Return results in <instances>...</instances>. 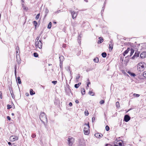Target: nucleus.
<instances>
[{
  "label": "nucleus",
  "mask_w": 146,
  "mask_h": 146,
  "mask_svg": "<svg viewBox=\"0 0 146 146\" xmlns=\"http://www.w3.org/2000/svg\"><path fill=\"white\" fill-rule=\"evenodd\" d=\"M146 67V64L143 62H139L137 65V69L140 72L143 71Z\"/></svg>",
  "instance_id": "f257e3e1"
},
{
  "label": "nucleus",
  "mask_w": 146,
  "mask_h": 146,
  "mask_svg": "<svg viewBox=\"0 0 146 146\" xmlns=\"http://www.w3.org/2000/svg\"><path fill=\"white\" fill-rule=\"evenodd\" d=\"M39 118L41 121L43 122L44 125H45V123L48 122V120L46 115L45 113L43 112L41 113Z\"/></svg>",
  "instance_id": "f03ea898"
},
{
  "label": "nucleus",
  "mask_w": 146,
  "mask_h": 146,
  "mask_svg": "<svg viewBox=\"0 0 146 146\" xmlns=\"http://www.w3.org/2000/svg\"><path fill=\"white\" fill-rule=\"evenodd\" d=\"M85 126L84 128V132L85 135H88L90 133V126L89 123H88L87 124L85 123L84 124Z\"/></svg>",
  "instance_id": "7ed1b4c3"
},
{
  "label": "nucleus",
  "mask_w": 146,
  "mask_h": 146,
  "mask_svg": "<svg viewBox=\"0 0 146 146\" xmlns=\"http://www.w3.org/2000/svg\"><path fill=\"white\" fill-rule=\"evenodd\" d=\"M35 46L36 48L38 47L39 49H41L42 46V40L41 41L40 40H39L38 41L35 42Z\"/></svg>",
  "instance_id": "20e7f679"
},
{
  "label": "nucleus",
  "mask_w": 146,
  "mask_h": 146,
  "mask_svg": "<svg viewBox=\"0 0 146 146\" xmlns=\"http://www.w3.org/2000/svg\"><path fill=\"white\" fill-rule=\"evenodd\" d=\"M70 11L71 14L72 18L74 19L76 18L78 15V12H76L74 11H72V10H70Z\"/></svg>",
  "instance_id": "39448f33"
},
{
  "label": "nucleus",
  "mask_w": 146,
  "mask_h": 146,
  "mask_svg": "<svg viewBox=\"0 0 146 146\" xmlns=\"http://www.w3.org/2000/svg\"><path fill=\"white\" fill-rule=\"evenodd\" d=\"M74 139L73 137L68 138V145L70 146H72L74 141Z\"/></svg>",
  "instance_id": "423d86ee"
},
{
  "label": "nucleus",
  "mask_w": 146,
  "mask_h": 146,
  "mask_svg": "<svg viewBox=\"0 0 146 146\" xmlns=\"http://www.w3.org/2000/svg\"><path fill=\"white\" fill-rule=\"evenodd\" d=\"M18 139V137L16 136H11L10 137V140L11 142H13L16 140H17Z\"/></svg>",
  "instance_id": "0eeeda50"
},
{
  "label": "nucleus",
  "mask_w": 146,
  "mask_h": 146,
  "mask_svg": "<svg viewBox=\"0 0 146 146\" xmlns=\"http://www.w3.org/2000/svg\"><path fill=\"white\" fill-rule=\"evenodd\" d=\"M116 144L118 145L119 146H123V145H123V141L121 140H118Z\"/></svg>",
  "instance_id": "6e6552de"
},
{
  "label": "nucleus",
  "mask_w": 146,
  "mask_h": 146,
  "mask_svg": "<svg viewBox=\"0 0 146 146\" xmlns=\"http://www.w3.org/2000/svg\"><path fill=\"white\" fill-rule=\"evenodd\" d=\"M130 119V117L128 115H125L124 117V121L125 122H128Z\"/></svg>",
  "instance_id": "1a4fd4ad"
},
{
  "label": "nucleus",
  "mask_w": 146,
  "mask_h": 146,
  "mask_svg": "<svg viewBox=\"0 0 146 146\" xmlns=\"http://www.w3.org/2000/svg\"><path fill=\"white\" fill-rule=\"evenodd\" d=\"M84 140H79V146H84Z\"/></svg>",
  "instance_id": "9d476101"
},
{
  "label": "nucleus",
  "mask_w": 146,
  "mask_h": 146,
  "mask_svg": "<svg viewBox=\"0 0 146 146\" xmlns=\"http://www.w3.org/2000/svg\"><path fill=\"white\" fill-rule=\"evenodd\" d=\"M140 57L141 58H144L146 57V52H143L140 54Z\"/></svg>",
  "instance_id": "9b49d317"
},
{
  "label": "nucleus",
  "mask_w": 146,
  "mask_h": 146,
  "mask_svg": "<svg viewBox=\"0 0 146 146\" xmlns=\"http://www.w3.org/2000/svg\"><path fill=\"white\" fill-rule=\"evenodd\" d=\"M94 135L96 137L98 138L101 137L103 136V135L102 134L99 133H95Z\"/></svg>",
  "instance_id": "f8f14e48"
},
{
  "label": "nucleus",
  "mask_w": 146,
  "mask_h": 146,
  "mask_svg": "<svg viewBox=\"0 0 146 146\" xmlns=\"http://www.w3.org/2000/svg\"><path fill=\"white\" fill-rule=\"evenodd\" d=\"M130 48H128L127 49L125 50L123 53V56H125L126 54L128 53L129 51L130 50Z\"/></svg>",
  "instance_id": "ddd939ff"
},
{
  "label": "nucleus",
  "mask_w": 146,
  "mask_h": 146,
  "mask_svg": "<svg viewBox=\"0 0 146 146\" xmlns=\"http://www.w3.org/2000/svg\"><path fill=\"white\" fill-rule=\"evenodd\" d=\"M113 44L112 43L110 42V43L109 44V48L110 51H111L112 50L113 48Z\"/></svg>",
  "instance_id": "4468645a"
},
{
  "label": "nucleus",
  "mask_w": 146,
  "mask_h": 146,
  "mask_svg": "<svg viewBox=\"0 0 146 146\" xmlns=\"http://www.w3.org/2000/svg\"><path fill=\"white\" fill-rule=\"evenodd\" d=\"M22 7L25 11H27L28 10V8L24 4H22Z\"/></svg>",
  "instance_id": "2eb2a0df"
},
{
  "label": "nucleus",
  "mask_w": 146,
  "mask_h": 146,
  "mask_svg": "<svg viewBox=\"0 0 146 146\" xmlns=\"http://www.w3.org/2000/svg\"><path fill=\"white\" fill-rule=\"evenodd\" d=\"M87 86H86V89H87L89 87V85L91 84L90 82V81L89 79H88L87 80Z\"/></svg>",
  "instance_id": "dca6fc26"
},
{
  "label": "nucleus",
  "mask_w": 146,
  "mask_h": 146,
  "mask_svg": "<svg viewBox=\"0 0 146 146\" xmlns=\"http://www.w3.org/2000/svg\"><path fill=\"white\" fill-rule=\"evenodd\" d=\"M99 40H98V44H100L103 41V39L102 38L100 37L99 38Z\"/></svg>",
  "instance_id": "f3484780"
},
{
  "label": "nucleus",
  "mask_w": 146,
  "mask_h": 146,
  "mask_svg": "<svg viewBox=\"0 0 146 146\" xmlns=\"http://www.w3.org/2000/svg\"><path fill=\"white\" fill-rule=\"evenodd\" d=\"M130 50H131V52L129 55V56H131L134 52V50L132 48H131Z\"/></svg>",
  "instance_id": "a211bd4d"
},
{
  "label": "nucleus",
  "mask_w": 146,
  "mask_h": 146,
  "mask_svg": "<svg viewBox=\"0 0 146 146\" xmlns=\"http://www.w3.org/2000/svg\"><path fill=\"white\" fill-rule=\"evenodd\" d=\"M127 73L131 76H135V74L134 73H132L130 71H128Z\"/></svg>",
  "instance_id": "6ab92c4d"
},
{
  "label": "nucleus",
  "mask_w": 146,
  "mask_h": 146,
  "mask_svg": "<svg viewBox=\"0 0 146 146\" xmlns=\"http://www.w3.org/2000/svg\"><path fill=\"white\" fill-rule=\"evenodd\" d=\"M35 94V93L33 89H31L30 90V94L31 95H33Z\"/></svg>",
  "instance_id": "aec40b11"
},
{
  "label": "nucleus",
  "mask_w": 146,
  "mask_h": 146,
  "mask_svg": "<svg viewBox=\"0 0 146 146\" xmlns=\"http://www.w3.org/2000/svg\"><path fill=\"white\" fill-rule=\"evenodd\" d=\"M139 52H135V54L134 55V56H137L138 57L139 56Z\"/></svg>",
  "instance_id": "412c9836"
},
{
  "label": "nucleus",
  "mask_w": 146,
  "mask_h": 146,
  "mask_svg": "<svg viewBox=\"0 0 146 146\" xmlns=\"http://www.w3.org/2000/svg\"><path fill=\"white\" fill-rule=\"evenodd\" d=\"M89 94L92 96H94L95 95V93L92 91H90L89 92Z\"/></svg>",
  "instance_id": "4be33fe9"
},
{
  "label": "nucleus",
  "mask_w": 146,
  "mask_h": 146,
  "mask_svg": "<svg viewBox=\"0 0 146 146\" xmlns=\"http://www.w3.org/2000/svg\"><path fill=\"white\" fill-rule=\"evenodd\" d=\"M94 62H95L98 63L99 62V58L98 57H96L94 59Z\"/></svg>",
  "instance_id": "5701e85b"
},
{
  "label": "nucleus",
  "mask_w": 146,
  "mask_h": 146,
  "mask_svg": "<svg viewBox=\"0 0 146 146\" xmlns=\"http://www.w3.org/2000/svg\"><path fill=\"white\" fill-rule=\"evenodd\" d=\"M116 106L117 108H119L120 107V105L119 104V102H117L116 103Z\"/></svg>",
  "instance_id": "b1692460"
},
{
  "label": "nucleus",
  "mask_w": 146,
  "mask_h": 146,
  "mask_svg": "<svg viewBox=\"0 0 146 146\" xmlns=\"http://www.w3.org/2000/svg\"><path fill=\"white\" fill-rule=\"evenodd\" d=\"M102 55L103 57L105 58L107 56V54L106 52H103L102 54Z\"/></svg>",
  "instance_id": "393cba45"
},
{
  "label": "nucleus",
  "mask_w": 146,
  "mask_h": 146,
  "mask_svg": "<svg viewBox=\"0 0 146 146\" xmlns=\"http://www.w3.org/2000/svg\"><path fill=\"white\" fill-rule=\"evenodd\" d=\"M81 93L83 95H84L85 94L86 91L83 88L82 90Z\"/></svg>",
  "instance_id": "a878e982"
},
{
  "label": "nucleus",
  "mask_w": 146,
  "mask_h": 146,
  "mask_svg": "<svg viewBox=\"0 0 146 146\" xmlns=\"http://www.w3.org/2000/svg\"><path fill=\"white\" fill-rule=\"evenodd\" d=\"M10 93L11 94V96L13 98H14L15 97L14 96V93L12 90L10 91Z\"/></svg>",
  "instance_id": "bb28decb"
},
{
  "label": "nucleus",
  "mask_w": 146,
  "mask_h": 146,
  "mask_svg": "<svg viewBox=\"0 0 146 146\" xmlns=\"http://www.w3.org/2000/svg\"><path fill=\"white\" fill-rule=\"evenodd\" d=\"M18 82L19 84H21V82L20 77L19 76L17 78Z\"/></svg>",
  "instance_id": "cd10ccee"
},
{
  "label": "nucleus",
  "mask_w": 146,
  "mask_h": 146,
  "mask_svg": "<svg viewBox=\"0 0 146 146\" xmlns=\"http://www.w3.org/2000/svg\"><path fill=\"white\" fill-rule=\"evenodd\" d=\"M52 24L51 22H50L48 24L47 28L49 29H50L52 26Z\"/></svg>",
  "instance_id": "c85d7f7f"
},
{
  "label": "nucleus",
  "mask_w": 146,
  "mask_h": 146,
  "mask_svg": "<svg viewBox=\"0 0 146 146\" xmlns=\"http://www.w3.org/2000/svg\"><path fill=\"white\" fill-rule=\"evenodd\" d=\"M34 56L35 57H38V54L36 52H35L33 54Z\"/></svg>",
  "instance_id": "c756f323"
},
{
  "label": "nucleus",
  "mask_w": 146,
  "mask_h": 146,
  "mask_svg": "<svg viewBox=\"0 0 146 146\" xmlns=\"http://www.w3.org/2000/svg\"><path fill=\"white\" fill-rule=\"evenodd\" d=\"M40 13H38L37 15L36 16V17H35V19L36 20H37L39 18V17H40Z\"/></svg>",
  "instance_id": "7c9ffc66"
},
{
  "label": "nucleus",
  "mask_w": 146,
  "mask_h": 146,
  "mask_svg": "<svg viewBox=\"0 0 146 146\" xmlns=\"http://www.w3.org/2000/svg\"><path fill=\"white\" fill-rule=\"evenodd\" d=\"M76 23H77L76 22L74 21V22L72 23V25L73 27H75L76 25Z\"/></svg>",
  "instance_id": "2f4dec72"
},
{
  "label": "nucleus",
  "mask_w": 146,
  "mask_h": 146,
  "mask_svg": "<svg viewBox=\"0 0 146 146\" xmlns=\"http://www.w3.org/2000/svg\"><path fill=\"white\" fill-rule=\"evenodd\" d=\"M133 96L134 97H139L140 96V95L139 94H134Z\"/></svg>",
  "instance_id": "473e14b6"
},
{
  "label": "nucleus",
  "mask_w": 146,
  "mask_h": 146,
  "mask_svg": "<svg viewBox=\"0 0 146 146\" xmlns=\"http://www.w3.org/2000/svg\"><path fill=\"white\" fill-rule=\"evenodd\" d=\"M33 24H34L35 26V27L36 28V25H37V22L36 21H34L33 22Z\"/></svg>",
  "instance_id": "72a5a7b5"
},
{
  "label": "nucleus",
  "mask_w": 146,
  "mask_h": 146,
  "mask_svg": "<svg viewBox=\"0 0 146 146\" xmlns=\"http://www.w3.org/2000/svg\"><path fill=\"white\" fill-rule=\"evenodd\" d=\"M84 113H85V115H86L88 116V115L89 114V113L88 112V110H86L85 111Z\"/></svg>",
  "instance_id": "f704fd0d"
},
{
  "label": "nucleus",
  "mask_w": 146,
  "mask_h": 146,
  "mask_svg": "<svg viewBox=\"0 0 146 146\" xmlns=\"http://www.w3.org/2000/svg\"><path fill=\"white\" fill-rule=\"evenodd\" d=\"M104 102H105V101L104 100H102L100 101V103L101 104H104Z\"/></svg>",
  "instance_id": "c9c22d12"
},
{
  "label": "nucleus",
  "mask_w": 146,
  "mask_h": 146,
  "mask_svg": "<svg viewBox=\"0 0 146 146\" xmlns=\"http://www.w3.org/2000/svg\"><path fill=\"white\" fill-rule=\"evenodd\" d=\"M105 129L107 131H108L110 130V128L108 125H106V127Z\"/></svg>",
  "instance_id": "e433bc0d"
},
{
  "label": "nucleus",
  "mask_w": 146,
  "mask_h": 146,
  "mask_svg": "<svg viewBox=\"0 0 146 146\" xmlns=\"http://www.w3.org/2000/svg\"><path fill=\"white\" fill-rule=\"evenodd\" d=\"M40 36H37L35 39V42L38 41L39 39L40 38Z\"/></svg>",
  "instance_id": "4c0bfd02"
},
{
  "label": "nucleus",
  "mask_w": 146,
  "mask_h": 146,
  "mask_svg": "<svg viewBox=\"0 0 146 146\" xmlns=\"http://www.w3.org/2000/svg\"><path fill=\"white\" fill-rule=\"evenodd\" d=\"M143 77L146 78V71H145L143 73Z\"/></svg>",
  "instance_id": "58836bf2"
},
{
  "label": "nucleus",
  "mask_w": 146,
  "mask_h": 146,
  "mask_svg": "<svg viewBox=\"0 0 146 146\" xmlns=\"http://www.w3.org/2000/svg\"><path fill=\"white\" fill-rule=\"evenodd\" d=\"M0 98L2 99L3 98V96H2V92L0 91Z\"/></svg>",
  "instance_id": "ea45409f"
},
{
  "label": "nucleus",
  "mask_w": 146,
  "mask_h": 146,
  "mask_svg": "<svg viewBox=\"0 0 146 146\" xmlns=\"http://www.w3.org/2000/svg\"><path fill=\"white\" fill-rule=\"evenodd\" d=\"M74 87L76 88H78L79 87V84H75L74 85Z\"/></svg>",
  "instance_id": "a19ab883"
},
{
  "label": "nucleus",
  "mask_w": 146,
  "mask_h": 146,
  "mask_svg": "<svg viewBox=\"0 0 146 146\" xmlns=\"http://www.w3.org/2000/svg\"><path fill=\"white\" fill-rule=\"evenodd\" d=\"M7 106L8 109H9L11 108V106L10 105H8Z\"/></svg>",
  "instance_id": "79ce46f5"
},
{
  "label": "nucleus",
  "mask_w": 146,
  "mask_h": 146,
  "mask_svg": "<svg viewBox=\"0 0 146 146\" xmlns=\"http://www.w3.org/2000/svg\"><path fill=\"white\" fill-rule=\"evenodd\" d=\"M57 82L56 81H54L52 82V83L54 84H56Z\"/></svg>",
  "instance_id": "37998d69"
},
{
  "label": "nucleus",
  "mask_w": 146,
  "mask_h": 146,
  "mask_svg": "<svg viewBox=\"0 0 146 146\" xmlns=\"http://www.w3.org/2000/svg\"><path fill=\"white\" fill-rule=\"evenodd\" d=\"M95 117H93L92 118V122H94L95 121Z\"/></svg>",
  "instance_id": "c03bdc74"
},
{
  "label": "nucleus",
  "mask_w": 146,
  "mask_h": 146,
  "mask_svg": "<svg viewBox=\"0 0 146 146\" xmlns=\"http://www.w3.org/2000/svg\"><path fill=\"white\" fill-rule=\"evenodd\" d=\"M36 134H33L31 135V137L32 138H35V137H36Z\"/></svg>",
  "instance_id": "a18cd8bd"
},
{
  "label": "nucleus",
  "mask_w": 146,
  "mask_h": 146,
  "mask_svg": "<svg viewBox=\"0 0 146 146\" xmlns=\"http://www.w3.org/2000/svg\"><path fill=\"white\" fill-rule=\"evenodd\" d=\"M66 46V44H63L62 45V47L63 48H65Z\"/></svg>",
  "instance_id": "49530a36"
},
{
  "label": "nucleus",
  "mask_w": 146,
  "mask_h": 146,
  "mask_svg": "<svg viewBox=\"0 0 146 146\" xmlns=\"http://www.w3.org/2000/svg\"><path fill=\"white\" fill-rule=\"evenodd\" d=\"M7 118L9 120H11V118L9 116H8L7 117Z\"/></svg>",
  "instance_id": "de8ad7c7"
},
{
  "label": "nucleus",
  "mask_w": 146,
  "mask_h": 146,
  "mask_svg": "<svg viewBox=\"0 0 146 146\" xmlns=\"http://www.w3.org/2000/svg\"><path fill=\"white\" fill-rule=\"evenodd\" d=\"M25 95L27 96H29V94L28 93H25Z\"/></svg>",
  "instance_id": "09e8293b"
},
{
  "label": "nucleus",
  "mask_w": 146,
  "mask_h": 146,
  "mask_svg": "<svg viewBox=\"0 0 146 146\" xmlns=\"http://www.w3.org/2000/svg\"><path fill=\"white\" fill-rule=\"evenodd\" d=\"M15 77L17 76V70H15Z\"/></svg>",
  "instance_id": "8fccbe9b"
},
{
  "label": "nucleus",
  "mask_w": 146,
  "mask_h": 146,
  "mask_svg": "<svg viewBox=\"0 0 146 146\" xmlns=\"http://www.w3.org/2000/svg\"><path fill=\"white\" fill-rule=\"evenodd\" d=\"M69 105L70 106H71L72 105V104L71 102H70L69 103Z\"/></svg>",
  "instance_id": "3c124183"
},
{
  "label": "nucleus",
  "mask_w": 146,
  "mask_h": 146,
  "mask_svg": "<svg viewBox=\"0 0 146 146\" xmlns=\"http://www.w3.org/2000/svg\"><path fill=\"white\" fill-rule=\"evenodd\" d=\"M75 102H76V103L77 104H78L79 103V101H78V100H76V101H75Z\"/></svg>",
  "instance_id": "603ef678"
},
{
  "label": "nucleus",
  "mask_w": 146,
  "mask_h": 146,
  "mask_svg": "<svg viewBox=\"0 0 146 146\" xmlns=\"http://www.w3.org/2000/svg\"><path fill=\"white\" fill-rule=\"evenodd\" d=\"M8 144L9 145H11V143L10 142H8Z\"/></svg>",
  "instance_id": "864d4df0"
},
{
  "label": "nucleus",
  "mask_w": 146,
  "mask_h": 146,
  "mask_svg": "<svg viewBox=\"0 0 146 146\" xmlns=\"http://www.w3.org/2000/svg\"><path fill=\"white\" fill-rule=\"evenodd\" d=\"M15 70H17V66L16 65H15Z\"/></svg>",
  "instance_id": "5fc2aeb1"
},
{
  "label": "nucleus",
  "mask_w": 146,
  "mask_h": 146,
  "mask_svg": "<svg viewBox=\"0 0 146 146\" xmlns=\"http://www.w3.org/2000/svg\"><path fill=\"white\" fill-rule=\"evenodd\" d=\"M114 146H119L118 145H117V144H115L114 145Z\"/></svg>",
  "instance_id": "6e6d98bb"
},
{
  "label": "nucleus",
  "mask_w": 146,
  "mask_h": 146,
  "mask_svg": "<svg viewBox=\"0 0 146 146\" xmlns=\"http://www.w3.org/2000/svg\"><path fill=\"white\" fill-rule=\"evenodd\" d=\"M53 23L54 24H56V22H55V21H54L53 22Z\"/></svg>",
  "instance_id": "4d7b16f0"
},
{
  "label": "nucleus",
  "mask_w": 146,
  "mask_h": 146,
  "mask_svg": "<svg viewBox=\"0 0 146 146\" xmlns=\"http://www.w3.org/2000/svg\"><path fill=\"white\" fill-rule=\"evenodd\" d=\"M78 84H79V86L81 84V83L80 82V83H78Z\"/></svg>",
  "instance_id": "13d9d810"
},
{
  "label": "nucleus",
  "mask_w": 146,
  "mask_h": 146,
  "mask_svg": "<svg viewBox=\"0 0 146 146\" xmlns=\"http://www.w3.org/2000/svg\"><path fill=\"white\" fill-rule=\"evenodd\" d=\"M11 115H13V116H14V114L13 113H12L11 114Z\"/></svg>",
  "instance_id": "bf43d9fd"
},
{
  "label": "nucleus",
  "mask_w": 146,
  "mask_h": 146,
  "mask_svg": "<svg viewBox=\"0 0 146 146\" xmlns=\"http://www.w3.org/2000/svg\"><path fill=\"white\" fill-rule=\"evenodd\" d=\"M51 65H52V64H48V66H50Z\"/></svg>",
  "instance_id": "052dcab7"
},
{
  "label": "nucleus",
  "mask_w": 146,
  "mask_h": 146,
  "mask_svg": "<svg viewBox=\"0 0 146 146\" xmlns=\"http://www.w3.org/2000/svg\"><path fill=\"white\" fill-rule=\"evenodd\" d=\"M84 0L86 2H88V1L87 0Z\"/></svg>",
  "instance_id": "680f3d73"
},
{
  "label": "nucleus",
  "mask_w": 146,
  "mask_h": 146,
  "mask_svg": "<svg viewBox=\"0 0 146 146\" xmlns=\"http://www.w3.org/2000/svg\"><path fill=\"white\" fill-rule=\"evenodd\" d=\"M109 145V144H106L105 146H108V145Z\"/></svg>",
  "instance_id": "e2e57ef3"
},
{
  "label": "nucleus",
  "mask_w": 146,
  "mask_h": 146,
  "mask_svg": "<svg viewBox=\"0 0 146 146\" xmlns=\"http://www.w3.org/2000/svg\"><path fill=\"white\" fill-rule=\"evenodd\" d=\"M22 0V1L23 2H24V0Z\"/></svg>",
  "instance_id": "0e129e2a"
},
{
  "label": "nucleus",
  "mask_w": 146,
  "mask_h": 146,
  "mask_svg": "<svg viewBox=\"0 0 146 146\" xmlns=\"http://www.w3.org/2000/svg\"><path fill=\"white\" fill-rule=\"evenodd\" d=\"M13 146H17L16 145H14Z\"/></svg>",
  "instance_id": "69168bd1"
},
{
  "label": "nucleus",
  "mask_w": 146,
  "mask_h": 146,
  "mask_svg": "<svg viewBox=\"0 0 146 146\" xmlns=\"http://www.w3.org/2000/svg\"><path fill=\"white\" fill-rule=\"evenodd\" d=\"M79 77H80L79 76L78 77V78H77V79H78V78H79Z\"/></svg>",
  "instance_id": "338daca9"
},
{
  "label": "nucleus",
  "mask_w": 146,
  "mask_h": 146,
  "mask_svg": "<svg viewBox=\"0 0 146 146\" xmlns=\"http://www.w3.org/2000/svg\"><path fill=\"white\" fill-rule=\"evenodd\" d=\"M79 77H80L79 76L78 77V78H77V79H78V78H79Z\"/></svg>",
  "instance_id": "774afa93"
}]
</instances>
